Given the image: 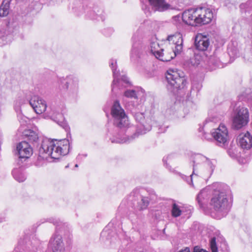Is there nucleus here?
<instances>
[{"label": "nucleus", "instance_id": "1", "mask_svg": "<svg viewBox=\"0 0 252 252\" xmlns=\"http://www.w3.org/2000/svg\"><path fill=\"white\" fill-rule=\"evenodd\" d=\"M111 114L114 119V127L108 130L107 136L113 143H129L151 129V119H145L143 113L138 112L134 114L136 121L139 123L136 129L129 123L127 116L118 101L114 103Z\"/></svg>", "mask_w": 252, "mask_h": 252}, {"label": "nucleus", "instance_id": "2", "mask_svg": "<svg viewBox=\"0 0 252 252\" xmlns=\"http://www.w3.org/2000/svg\"><path fill=\"white\" fill-rule=\"evenodd\" d=\"M212 189L210 205L217 214L216 218L220 219L226 215L230 208L227 198L229 188L225 184L216 183L212 185Z\"/></svg>", "mask_w": 252, "mask_h": 252}, {"label": "nucleus", "instance_id": "3", "mask_svg": "<svg viewBox=\"0 0 252 252\" xmlns=\"http://www.w3.org/2000/svg\"><path fill=\"white\" fill-rule=\"evenodd\" d=\"M70 150V143L64 139L57 141L56 139L44 138L39 149V158L44 159L49 157L59 159L61 156L67 155Z\"/></svg>", "mask_w": 252, "mask_h": 252}, {"label": "nucleus", "instance_id": "4", "mask_svg": "<svg viewBox=\"0 0 252 252\" xmlns=\"http://www.w3.org/2000/svg\"><path fill=\"white\" fill-rule=\"evenodd\" d=\"M192 162L193 171L190 175V181L192 185L193 181L195 182L203 181L211 176L215 167L210 159L202 155L197 154L193 157Z\"/></svg>", "mask_w": 252, "mask_h": 252}, {"label": "nucleus", "instance_id": "5", "mask_svg": "<svg viewBox=\"0 0 252 252\" xmlns=\"http://www.w3.org/2000/svg\"><path fill=\"white\" fill-rule=\"evenodd\" d=\"M166 79L168 91L177 97H184L186 94L185 87L187 83L186 78L181 76L177 71L169 69L166 74Z\"/></svg>", "mask_w": 252, "mask_h": 252}, {"label": "nucleus", "instance_id": "6", "mask_svg": "<svg viewBox=\"0 0 252 252\" xmlns=\"http://www.w3.org/2000/svg\"><path fill=\"white\" fill-rule=\"evenodd\" d=\"M156 198V195L154 190L143 188H135L129 195V200L132 202L133 206L137 211L147 209L150 200Z\"/></svg>", "mask_w": 252, "mask_h": 252}, {"label": "nucleus", "instance_id": "7", "mask_svg": "<svg viewBox=\"0 0 252 252\" xmlns=\"http://www.w3.org/2000/svg\"><path fill=\"white\" fill-rule=\"evenodd\" d=\"M109 65L112 69L114 78L112 84V91L117 94L119 93V90L128 86L130 85V82L125 75H121L119 70H117V65L116 60L111 59L109 62Z\"/></svg>", "mask_w": 252, "mask_h": 252}, {"label": "nucleus", "instance_id": "8", "mask_svg": "<svg viewBox=\"0 0 252 252\" xmlns=\"http://www.w3.org/2000/svg\"><path fill=\"white\" fill-rule=\"evenodd\" d=\"M233 110L232 117L233 126L237 129L241 128L246 126L249 121V112L247 108L243 105H238Z\"/></svg>", "mask_w": 252, "mask_h": 252}, {"label": "nucleus", "instance_id": "9", "mask_svg": "<svg viewBox=\"0 0 252 252\" xmlns=\"http://www.w3.org/2000/svg\"><path fill=\"white\" fill-rule=\"evenodd\" d=\"M58 83L61 90L67 91L70 95L76 94L78 89V79L72 75L60 78Z\"/></svg>", "mask_w": 252, "mask_h": 252}, {"label": "nucleus", "instance_id": "10", "mask_svg": "<svg viewBox=\"0 0 252 252\" xmlns=\"http://www.w3.org/2000/svg\"><path fill=\"white\" fill-rule=\"evenodd\" d=\"M17 150L18 155L17 163L21 164L29 158L32 155V150L28 142L24 141L19 143L17 146Z\"/></svg>", "mask_w": 252, "mask_h": 252}, {"label": "nucleus", "instance_id": "11", "mask_svg": "<svg viewBox=\"0 0 252 252\" xmlns=\"http://www.w3.org/2000/svg\"><path fill=\"white\" fill-rule=\"evenodd\" d=\"M181 18L187 25L191 26H200L209 24L212 21L211 17H177Z\"/></svg>", "mask_w": 252, "mask_h": 252}, {"label": "nucleus", "instance_id": "12", "mask_svg": "<svg viewBox=\"0 0 252 252\" xmlns=\"http://www.w3.org/2000/svg\"><path fill=\"white\" fill-rule=\"evenodd\" d=\"M29 103L35 112L40 114L44 112L47 109L46 101L38 95H33L29 100Z\"/></svg>", "mask_w": 252, "mask_h": 252}, {"label": "nucleus", "instance_id": "13", "mask_svg": "<svg viewBox=\"0 0 252 252\" xmlns=\"http://www.w3.org/2000/svg\"><path fill=\"white\" fill-rule=\"evenodd\" d=\"M212 135L216 140L218 144L224 145L227 140L228 131L226 126L220 125L219 127L212 132Z\"/></svg>", "mask_w": 252, "mask_h": 252}, {"label": "nucleus", "instance_id": "14", "mask_svg": "<svg viewBox=\"0 0 252 252\" xmlns=\"http://www.w3.org/2000/svg\"><path fill=\"white\" fill-rule=\"evenodd\" d=\"M49 244L53 252H66L62 236L57 232L52 236Z\"/></svg>", "mask_w": 252, "mask_h": 252}, {"label": "nucleus", "instance_id": "15", "mask_svg": "<svg viewBox=\"0 0 252 252\" xmlns=\"http://www.w3.org/2000/svg\"><path fill=\"white\" fill-rule=\"evenodd\" d=\"M167 40L175 44V47L174 49V56L180 54L183 49V39L182 35L180 32H176L174 34L169 35L167 37Z\"/></svg>", "mask_w": 252, "mask_h": 252}, {"label": "nucleus", "instance_id": "16", "mask_svg": "<svg viewBox=\"0 0 252 252\" xmlns=\"http://www.w3.org/2000/svg\"><path fill=\"white\" fill-rule=\"evenodd\" d=\"M195 46L198 50H206L210 44L209 39L206 35L199 33L195 37Z\"/></svg>", "mask_w": 252, "mask_h": 252}, {"label": "nucleus", "instance_id": "17", "mask_svg": "<svg viewBox=\"0 0 252 252\" xmlns=\"http://www.w3.org/2000/svg\"><path fill=\"white\" fill-rule=\"evenodd\" d=\"M240 146L244 149H250L252 146V136L249 132L242 133L238 136Z\"/></svg>", "mask_w": 252, "mask_h": 252}, {"label": "nucleus", "instance_id": "18", "mask_svg": "<svg viewBox=\"0 0 252 252\" xmlns=\"http://www.w3.org/2000/svg\"><path fill=\"white\" fill-rule=\"evenodd\" d=\"M132 46L130 53V58L131 60H135L139 57L142 49L141 42L139 40L138 37L135 34L132 37Z\"/></svg>", "mask_w": 252, "mask_h": 252}, {"label": "nucleus", "instance_id": "19", "mask_svg": "<svg viewBox=\"0 0 252 252\" xmlns=\"http://www.w3.org/2000/svg\"><path fill=\"white\" fill-rule=\"evenodd\" d=\"M211 191H212V193L213 192L212 186L210 187L203 189L198 194L196 200L200 208H204V205L207 202L209 194Z\"/></svg>", "mask_w": 252, "mask_h": 252}, {"label": "nucleus", "instance_id": "20", "mask_svg": "<svg viewBox=\"0 0 252 252\" xmlns=\"http://www.w3.org/2000/svg\"><path fill=\"white\" fill-rule=\"evenodd\" d=\"M150 5L156 11H164L170 7V5L165 0H148Z\"/></svg>", "mask_w": 252, "mask_h": 252}, {"label": "nucleus", "instance_id": "21", "mask_svg": "<svg viewBox=\"0 0 252 252\" xmlns=\"http://www.w3.org/2000/svg\"><path fill=\"white\" fill-rule=\"evenodd\" d=\"M202 10L205 11V14L203 16H205L206 14H213L211 9L209 8L200 7L199 8H190L188 10L185 11L183 12L182 16H192L193 14L196 13L197 16H200L201 15L202 13H200L199 11Z\"/></svg>", "mask_w": 252, "mask_h": 252}, {"label": "nucleus", "instance_id": "22", "mask_svg": "<svg viewBox=\"0 0 252 252\" xmlns=\"http://www.w3.org/2000/svg\"><path fill=\"white\" fill-rule=\"evenodd\" d=\"M144 90L141 88L136 90L127 89L124 92V96L129 98L137 99L138 96L144 95Z\"/></svg>", "mask_w": 252, "mask_h": 252}, {"label": "nucleus", "instance_id": "23", "mask_svg": "<svg viewBox=\"0 0 252 252\" xmlns=\"http://www.w3.org/2000/svg\"><path fill=\"white\" fill-rule=\"evenodd\" d=\"M14 178L19 182H24L26 177L21 168H14L12 171Z\"/></svg>", "mask_w": 252, "mask_h": 252}, {"label": "nucleus", "instance_id": "24", "mask_svg": "<svg viewBox=\"0 0 252 252\" xmlns=\"http://www.w3.org/2000/svg\"><path fill=\"white\" fill-rule=\"evenodd\" d=\"M151 53L158 59V55H160L163 49L161 48L157 41H152L150 43Z\"/></svg>", "mask_w": 252, "mask_h": 252}, {"label": "nucleus", "instance_id": "25", "mask_svg": "<svg viewBox=\"0 0 252 252\" xmlns=\"http://www.w3.org/2000/svg\"><path fill=\"white\" fill-rule=\"evenodd\" d=\"M24 135L28 138L30 142H36L38 139V135L35 132L31 129L26 130L24 131Z\"/></svg>", "mask_w": 252, "mask_h": 252}, {"label": "nucleus", "instance_id": "26", "mask_svg": "<svg viewBox=\"0 0 252 252\" xmlns=\"http://www.w3.org/2000/svg\"><path fill=\"white\" fill-rule=\"evenodd\" d=\"M9 11V2L3 1L0 7V16H7Z\"/></svg>", "mask_w": 252, "mask_h": 252}, {"label": "nucleus", "instance_id": "27", "mask_svg": "<svg viewBox=\"0 0 252 252\" xmlns=\"http://www.w3.org/2000/svg\"><path fill=\"white\" fill-rule=\"evenodd\" d=\"M174 50L170 53V55L164 54L162 52L160 55H158V59L162 62H169L173 59L176 56H174Z\"/></svg>", "mask_w": 252, "mask_h": 252}, {"label": "nucleus", "instance_id": "28", "mask_svg": "<svg viewBox=\"0 0 252 252\" xmlns=\"http://www.w3.org/2000/svg\"><path fill=\"white\" fill-rule=\"evenodd\" d=\"M178 113H179V111H178L177 112H175L174 111V108L171 107L169 108H168L166 110L165 112V117L168 118H172L174 115H176V116L178 117H182L183 118L185 117V115L183 116H179Z\"/></svg>", "mask_w": 252, "mask_h": 252}, {"label": "nucleus", "instance_id": "29", "mask_svg": "<svg viewBox=\"0 0 252 252\" xmlns=\"http://www.w3.org/2000/svg\"><path fill=\"white\" fill-rule=\"evenodd\" d=\"M182 210L179 205L176 203H173L172 206L171 214L173 217L176 218L181 215Z\"/></svg>", "mask_w": 252, "mask_h": 252}, {"label": "nucleus", "instance_id": "30", "mask_svg": "<svg viewBox=\"0 0 252 252\" xmlns=\"http://www.w3.org/2000/svg\"><path fill=\"white\" fill-rule=\"evenodd\" d=\"M210 248L212 252H218L216 238L215 237L212 238L210 240Z\"/></svg>", "mask_w": 252, "mask_h": 252}, {"label": "nucleus", "instance_id": "31", "mask_svg": "<svg viewBox=\"0 0 252 252\" xmlns=\"http://www.w3.org/2000/svg\"><path fill=\"white\" fill-rule=\"evenodd\" d=\"M48 221L54 224L57 227L60 226L62 225L63 222L58 218H51L48 219Z\"/></svg>", "mask_w": 252, "mask_h": 252}, {"label": "nucleus", "instance_id": "32", "mask_svg": "<svg viewBox=\"0 0 252 252\" xmlns=\"http://www.w3.org/2000/svg\"><path fill=\"white\" fill-rule=\"evenodd\" d=\"M25 101V100L23 99H19L17 100H16L15 102V108L16 111H20V106L21 105L23 104Z\"/></svg>", "mask_w": 252, "mask_h": 252}, {"label": "nucleus", "instance_id": "33", "mask_svg": "<svg viewBox=\"0 0 252 252\" xmlns=\"http://www.w3.org/2000/svg\"><path fill=\"white\" fill-rule=\"evenodd\" d=\"M228 154L232 158H235L237 157V151L234 149H229L227 151Z\"/></svg>", "mask_w": 252, "mask_h": 252}, {"label": "nucleus", "instance_id": "34", "mask_svg": "<svg viewBox=\"0 0 252 252\" xmlns=\"http://www.w3.org/2000/svg\"><path fill=\"white\" fill-rule=\"evenodd\" d=\"M51 110L50 112H48L49 115H50L52 117H55L56 115H58L59 116L62 117V115L60 114L59 111H56L54 108H51Z\"/></svg>", "mask_w": 252, "mask_h": 252}, {"label": "nucleus", "instance_id": "35", "mask_svg": "<svg viewBox=\"0 0 252 252\" xmlns=\"http://www.w3.org/2000/svg\"><path fill=\"white\" fill-rule=\"evenodd\" d=\"M18 118L19 121L22 125H25L27 124L28 119L26 117L19 115L18 116Z\"/></svg>", "mask_w": 252, "mask_h": 252}, {"label": "nucleus", "instance_id": "36", "mask_svg": "<svg viewBox=\"0 0 252 252\" xmlns=\"http://www.w3.org/2000/svg\"><path fill=\"white\" fill-rule=\"evenodd\" d=\"M193 252H208L206 251V250H205L201 249L198 246H195L194 248Z\"/></svg>", "mask_w": 252, "mask_h": 252}, {"label": "nucleus", "instance_id": "37", "mask_svg": "<svg viewBox=\"0 0 252 252\" xmlns=\"http://www.w3.org/2000/svg\"><path fill=\"white\" fill-rule=\"evenodd\" d=\"M217 121H218V118L216 117V116H213L212 117H209L206 120V122H215V123H216Z\"/></svg>", "mask_w": 252, "mask_h": 252}, {"label": "nucleus", "instance_id": "38", "mask_svg": "<svg viewBox=\"0 0 252 252\" xmlns=\"http://www.w3.org/2000/svg\"><path fill=\"white\" fill-rule=\"evenodd\" d=\"M87 154H84V155H79L77 157V159L78 160L81 159L82 158H86L87 157Z\"/></svg>", "mask_w": 252, "mask_h": 252}, {"label": "nucleus", "instance_id": "39", "mask_svg": "<svg viewBox=\"0 0 252 252\" xmlns=\"http://www.w3.org/2000/svg\"><path fill=\"white\" fill-rule=\"evenodd\" d=\"M179 252H190V250L189 248H186L185 250L180 251Z\"/></svg>", "mask_w": 252, "mask_h": 252}, {"label": "nucleus", "instance_id": "40", "mask_svg": "<svg viewBox=\"0 0 252 252\" xmlns=\"http://www.w3.org/2000/svg\"><path fill=\"white\" fill-rule=\"evenodd\" d=\"M168 158V157H166V158L164 157L163 158V161L164 164L166 165V166H167V164L166 162H167V160Z\"/></svg>", "mask_w": 252, "mask_h": 252}, {"label": "nucleus", "instance_id": "41", "mask_svg": "<svg viewBox=\"0 0 252 252\" xmlns=\"http://www.w3.org/2000/svg\"><path fill=\"white\" fill-rule=\"evenodd\" d=\"M5 219L4 216H0V222H2Z\"/></svg>", "mask_w": 252, "mask_h": 252}, {"label": "nucleus", "instance_id": "42", "mask_svg": "<svg viewBox=\"0 0 252 252\" xmlns=\"http://www.w3.org/2000/svg\"><path fill=\"white\" fill-rule=\"evenodd\" d=\"M187 103H188V105H191V102H190V101H188V102H187Z\"/></svg>", "mask_w": 252, "mask_h": 252}, {"label": "nucleus", "instance_id": "43", "mask_svg": "<svg viewBox=\"0 0 252 252\" xmlns=\"http://www.w3.org/2000/svg\"><path fill=\"white\" fill-rule=\"evenodd\" d=\"M210 60L211 62H212L213 60V58H210Z\"/></svg>", "mask_w": 252, "mask_h": 252}, {"label": "nucleus", "instance_id": "44", "mask_svg": "<svg viewBox=\"0 0 252 252\" xmlns=\"http://www.w3.org/2000/svg\"><path fill=\"white\" fill-rule=\"evenodd\" d=\"M189 113V111H188V110H186V113H187H187Z\"/></svg>", "mask_w": 252, "mask_h": 252}, {"label": "nucleus", "instance_id": "45", "mask_svg": "<svg viewBox=\"0 0 252 252\" xmlns=\"http://www.w3.org/2000/svg\"><path fill=\"white\" fill-rule=\"evenodd\" d=\"M78 166V164H75V167H77Z\"/></svg>", "mask_w": 252, "mask_h": 252}]
</instances>
